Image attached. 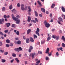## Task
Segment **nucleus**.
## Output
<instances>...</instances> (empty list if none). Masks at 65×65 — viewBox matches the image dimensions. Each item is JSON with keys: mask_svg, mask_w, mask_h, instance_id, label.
Here are the masks:
<instances>
[{"mask_svg": "<svg viewBox=\"0 0 65 65\" xmlns=\"http://www.w3.org/2000/svg\"><path fill=\"white\" fill-rule=\"evenodd\" d=\"M12 56L14 57H16V54H14V53H13L12 54Z\"/></svg>", "mask_w": 65, "mask_h": 65, "instance_id": "obj_31", "label": "nucleus"}, {"mask_svg": "<svg viewBox=\"0 0 65 65\" xmlns=\"http://www.w3.org/2000/svg\"><path fill=\"white\" fill-rule=\"evenodd\" d=\"M16 34H17V35H18L20 34L19 33V31H17L16 32Z\"/></svg>", "mask_w": 65, "mask_h": 65, "instance_id": "obj_42", "label": "nucleus"}, {"mask_svg": "<svg viewBox=\"0 0 65 65\" xmlns=\"http://www.w3.org/2000/svg\"><path fill=\"white\" fill-rule=\"evenodd\" d=\"M34 39H35V38H37V36L35 35H34Z\"/></svg>", "mask_w": 65, "mask_h": 65, "instance_id": "obj_30", "label": "nucleus"}, {"mask_svg": "<svg viewBox=\"0 0 65 65\" xmlns=\"http://www.w3.org/2000/svg\"><path fill=\"white\" fill-rule=\"evenodd\" d=\"M62 47H65V44L64 43H62Z\"/></svg>", "mask_w": 65, "mask_h": 65, "instance_id": "obj_38", "label": "nucleus"}, {"mask_svg": "<svg viewBox=\"0 0 65 65\" xmlns=\"http://www.w3.org/2000/svg\"><path fill=\"white\" fill-rule=\"evenodd\" d=\"M15 20H14V21H16V24H19L21 22V20L19 19H18V18H16L15 19Z\"/></svg>", "mask_w": 65, "mask_h": 65, "instance_id": "obj_2", "label": "nucleus"}, {"mask_svg": "<svg viewBox=\"0 0 65 65\" xmlns=\"http://www.w3.org/2000/svg\"><path fill=\"white\" fill-rule=\"evenodd\" d=\"M5 9H6V8L5 7H3L2 9V11H4L5 10Z\"/></svg>", "mask_w": 65, "mask_h": 65, "instance_id": "obj_27", "label": "nucleus"}, {"mask_svg": "<svg viewBox=\"0 0 65 65\" xmlns=\"http://www.w3.org/2000/svg\"><path fill=\"white\" fill-rule=\"evenodd\" d=\"M37 30L36 31V33L37 35H38L39 36H40V35H39V32H39V28H38Z\"/></svg>", "mask_w": 65, "mask_h": 65, "instance_id": "obj_3", "label": "nucleus"}, {"mask_svg": "<svg viewBox=\"0 0 65 65\" xmlns=\"http://www.w3.org/2000/svg\"><path fill=\"white\" fill-rule=\"evenodd\" d=\"M54 6H55V4H52L51 6V8H54Z\"/></svg>", "mask_w": 65, "mask_h": 65, "instance_id": "obj_20", "label": "nucleus"}, {"mask_svg": "<svg viewBox=\"0 0 65 65\" xmlns=\"http://www.w3.org/2000/svg\"><path fill=\"white\" fill-rule=\"evenodd\" d=\"M35 15L36 17H37V16H38V14L37 13V12L35 11Z\"/></svg>", "mask_w": 65, "mask_h": 65, "instance_id": "obj_29", "label": "nucleus"}, {"mask_svg": "<svg viewBox=\"0 0 65 65\" xmlns=\"http://www.w3.org/2000/svg\"><path fill=\"white\" fill-rule=\"evenodd\" d=\"M56 38L57 40H58L59 39V38H60V36H56Z\"/></svg>", "mask_w": 65, "mask_h": 65, "instance_id": "obj_25", "label": "nucleus"}, {"mask_svg": "<svg viewBox=\"0 0 65 65\" xmlns=\"http://www.w3.org/2000/svg\"><path fill=\"white\" fill-rule=\"evenodd\" d=\"M0 44H0V46H1V45H2V42H1Z\"/></svg>", "mask_w": 65, "mask_h": 65, "instance_id": "obj_61", "label": "nucleus"}, {"mask_svg": "<svg viewBox=\"0 0 65 65\" xmlns=\"http://www.w3.org/2000/svg\"><path fill=\"white\" fill-rule=\"evenodd\" d=\"M23 39H26V37L25 36H23Z\"/></svg>", "mask_w": 65, "mask_h": 65, "instance_id": "obj_50", "label": "nucleus"}, {"mask_svg": "<svg viewBox=\"0 0 65 65\" xmlns=\"http://www.w3.org/2000/svg\"><path fill=\"white\" fill-rule=\"evenodd\" d=\"M38 54H42V52L40 51H38Z\"/></svg>", "mask_w": 65, "mask_h": 65, "instance_id": "obj_39", "label": "nucleus"}, {"mask_svg": "<svg viewBox=\"0 0 65 65\" xmlns=\"http://www.w3.org/2000/svg\"><path fill=\"white\" fill-rule=\"evenodd\" d=\"M12 17L13 18V20H15V19L16 18V17H15L14 16V15L13 14H12Z\"/></svg>", "mask_w": 65, "mask_h": 65, "instance_id": "obj_23", "label": "nucleus"}, {"mask_svg": "<svg viewBox=\"0 0 65 65\" xmlns=\"http://www.w3.org/2000/svg\"><path fill=\"white\" fill-rule=\"evenodd\" d=\"M31 22L34 23H36V21H35L33 20H31Z\"/></svg>", "mask_w": 65, "mask_h": 65, "instance_id": "obj_35", "label": "nucleus"}, {"mask_svg": "<svg viewBox=\"0 0 65 65\" xmlns=\"http://www.w3.org/2000/svg\"><path fill=\"white\" fill-rule=\"evenodd\" d=\"M12 12H14V13H17V11L14 9H13L12 10Z\"/></svg>", "mask_w": 65, "mask_h": 65, "instance_id": "obj_16", "label": "nucleus"}, {"mask_svg": "<svg viewBox=\"0 0 65 65\" xmlns=\"http://www.w3.org/2000/svg\"><path fill=\"white\" fill-rule=\"evenodd\" d=\"M56 56H59V53H58V52H57L56 53Z\"/></svg>", "mask_w": 65, "mask_h": 65, "instance_id": "obj_52", "label": "nucleus"}, {"mask_svg": "<svg viewBox=\"0 0 65 65\" xmlns=\"http://www.w3.org/2000/svg\"><path fill=\"white\" fill-rule=\"evenodd\" d=\"M8 32V30H5L4 31V32L5 33H7Z\"/></svg>", "mask_w": 65, "mask_h": 65, "instance_id": "obj_45", "label": "nucleus"}, {"mask_svg": "<svg viewBox=\"0 0 65 65\" xmlns=\"http://www.w3.org/2000/svg\"><path fill=\"white\" fill-rule=\"evenodd\" d=\"M4 18H7V16L5 15H4Z\"/></svg>", "mask_w": 65, "mask_h": 65, "instance_id": "obj_54", "label": "nucleus"}, {"mask_svg": "<svg viewBox=\"0 0 65 65\" xmlns=\"http://www.w3.org/2000/svg\"><path fill=\"white\" fill-rule=\"evenodd\" d=\"M31 30L30 29H29L27 31V34H29L30 32H31Z\"/></svg>", "mask_w": 65, "mask_h": 65, "instance_id": "obj_14", "label": "nucleus"}, {"mask_svg": "<svg viewBox=\"0 0 65 65\" xmlns=\"http://www.w3.org/2000/svg\"><path fill=\"white\" fill-rule=\"evenodd\" d=\"M45 59L46 60H49V58L48 57H45Z\"/></svg>", "mask_w": 65, "mask_h": 65, "instance_id": "obj_40", "label": "nucleus"}, {"mask_svg": "<svg viewBox=\"0 0 65 65\" xmlns=\"http://www.w3.org/2000/svg\"><path fill=\"white\" fill-rule=\"evenodd\" d=\"M56 36L55 35H53L52 36V37L53 38H54V39H55V38H56Z\"/></svg>", "mask_w": 65, "mask_h": 65, "instance_id": "obj_43", "label": "nucleus"}, {"mask_svg": "<svg viewBox=\"0 0 65 65\" xmlns=\"http://www.w3.org/2000/svg\"><path fill=\"white\" fill-rule=\"evenodd\" d=\"M14 50L15 51H16V52H19L20 51V50L18 48H15Z\"/></svg>", "mask_w": 65, "mask_h": 65, "instance_id": "obj_24", "label": "nucleus"}, {"mask_svg": "<svg viewBox=\"0 0 65 65\" xmlns=\"http://www.w3.org/2000/svg\"><path fill=\"white\" fill-rule=\"evenodd\" d=\"M63 40V41H64V42H65V38H64V36H62L61 38Z\"/></svg>", "mask_w": 65, "mask_h": 65, "instance_id": "obj_18", "label": "nucleus"}, {"mask_svg": "<svg viewBox=\"0 0 65 65\" xmlns=\"http://www.w3.org/2000/svg\"><path fill=\"white\" fill-rule=\"evenodd\" d=\"M9 9H11L12 8V5H11L9 6Z\"/></svg>", "mask_w": 65, "mask_h": 65, "instance_id": "obj_33", "label": "nucleus"}, {"mask_svg": "<svg viewBox=\"0 0 65 65\" xmlns=\"http://www.w3.org/2000/svg\"><path fill=\"white\" fill-rule=\"evenodd\" d=\"M30 41H31V42H34V40H33V38H32L30 37Z\"/></svg>", "mask_w": 65, "mask_h": 65, "instance_id": "obj_19", "label": "nucleus"}, {"mask_svg": "<svg viewBox=\"0 0 65 65\" xmlns=\"http://www.w3.org/2000/svg\"><path fill=\"white\" fill-rule=\"evenodd\" d=\"M41 11L43 12H45V10L44 8H41Z\"/></svg>", "mask_w": 65, "mask_h": 65, "instance_id": "obj_13", "label": "nucleus"}, {"mask_svg": "<svg viewBox=\"0 0 65 65\" xmlns=\"http://www.w3.org/2000/svg\"><path fill=\"white\" fill-rule=\"evenodd\" d=\"M34 55L35 56H36V55L35 53H32V54H31L30 55V56H31L32 59H34Z\"/></svg>", "mask_w": 65, "mask_h": 65, "instance_id": "obj_8", "label": "nucleus"}, {"mask_svg": "<svg viewBox=\"0 0 65 65\" xmlns=\"http://www.w3.org/2000/svg\"><path fill=\"white\" fill-rule=\"evenodd\" d=\"M13 61H14V59H13L12 60H11V63H13Z\"/></svg>", "mask_w": 65, "mask_h": 65, "instance_id": "obj_59", "label": "nucleus"}, {"mask_svg": "<svg viewBox=\"0 0 65 65\" xmlns=\"http://www.w3.org/2000/svg\"><path fill=\"white\" fill-rule=\"evenodd\" d=\"M28 12H31L32 10H31V8L29 6H28Z\"/></svg>", "mask_w": 65, "mask_h": 65, "instance_id": "obj_9", "label": "nucleus"}, {"mask_svg": "<svg viewBox=\"0 0 65 65\" xmlns=\"http://www.w3.org/2000/svg\"><path fill=\"white\" fill-rule=\"evenodd\" d=\"M15 60L16 61L17 63H19L20 62V60L18 59V58H15Z\"/></svg>", "mask_w": 65, "mask_h": 65, "instance_id": "obj_22", "label": "nucleus"}, {"mask_svg": "<svg viewBox=\"0 0 65 65\" xmlns=\"http://www.w3.org/2000/svg\"><path fill=\"white\" fill-rule=\"evenodd\" d=\"M50 17H52V14L51 13L50 15Z\"/></svg>", "mask_w": 65, "mask_h": 65, "instance_id": "obj_62", "label": "nucleus"}, {"mask_svg": "<svg viewBox=\"0 0 65 65\" xmlns=\"http://www.w3.org/2000/svg\"><path fill=\"white\" fill-rule=\"evenodd\" d=\"M62 49H63V48H62V47H60L59 48V50H60V51H61L62 52L63 51V50H62Z\"/></svg>", "mask_w": 65, "mask_h": 65, "instance_id": "obj_46", "label": "nucleus"}, {"mask_svg": "<svg viewBox=\"0 0 65 65\" xmlns=\"http://www.w3.org/2000/svg\"><path fill=\"white\" fill-rule=\"evenodd\" d=\"M26 42L27 43H29V39H27L26 40Z\"/></svg>", "mask_w": 65, "mask_h": 65, "instance_id": "obj_21", "label": "nucleus"}, {"mask_svg": "<svg viewBox=\"0 0 65 65\" xmlns=\"http://www.w3.org/2000/svg\"><path fill=\"white\" fill-rule=\"evenodd\" d=\"M26 21L25 20H23V24H26Z\"/></svg>", "mask_w": 65, "mask_h": 65, "instance_id": "obj_47", "label": "nucleus"}, {"mask_svg": "<svg viewBox=\"0 0 65 65\" xmlns=\"http://www.w3.org/2000/svg\"><path fill=\"white\" fill-rule=\"evenodd\" d=\"M40 62V60H39V61H37L36 63H37V64H39Z\"/></svg>", "mask_w": 65, "mask_h": 65, "instance_id": "obj_48", "label": "nucleus"}, {"mask_svg": "<svg viewBox=\"0 0 65 65\" xmlns=\"http://www.w3.org/2000/svg\"><path fill=\"white\" fill-rule=\"evenodd\" d=\"M61 9L63 12H65V8L63 6L61 7Z\"/></svg>", "mask_w": 65, "mask_h": 65, "instance_id": "obj_17", "label": "nucleus"}, {"mask_svg": "<svg viewBox=\"0 0 65 65\" xmlns=\"http://www.w3.org/2000/svg\"><path fill=\"white\" fill-rule=\"evenodd\" d=\"M33 47L32 46H30L29 47V52H31L32 51V50H33Z\"/></svg>", "mask_w": 65, "mask_h": 65, "instance_id": "obj_7", "label": "nucleus"}, {"mask_svg": "<svg viewBox=\"0 0 65 65\" xmlns=\"http://www.w3.org/2000/svg\"><path fill=\"white\" fill-rule=\"evenodd\" d=\"M53 22V20L52 19L50 21V22H51V23H52V22Z\"/></svg>", "mask_w": 65, "mask_h": 65, "instance_id": "obj_64", "label": "nucleus"}, {"mask_svg": "<svg viewBox=\"0 0 65 65\" xmlns=\"http://www.w3.org/2000/svg\"><path fill=\"white\" fill-rule=\"evenodd\" d=\"M20 3H18L17 5L18 7H20Z\"/></svg>", "mask_w": 65, "mask_h": 65, "instance_id": "obj_51", "label": "nucleus"}, {"mask_svg": "<svg viewBox=\"0 0 65 65\" xmlns=\"http://www.w3.org/2000/svg\"><path fill=\"white\" fill-rule=\"evenodd\" d=\"M57 22L58 24H60V25H61V22H60L59 20L57 21Z\"/></svg>", "mask_w": 65, "mask_h": 65, "instance_id": "obj_53", "label": "nucleus"}, {"mask_svg": "<svg viewBox=\"0 0 65 65\" xmlns=\"http://www.w3.org/2000/svg\"><path fill=\"white\" fill-rule=\"evenodd\" d=\"M58 19L59 21H61V22H63V19L61 17H59L58 18Z\"/></svg>", "mask_w": 65, "mask_h": 65, "instance_id": "obj_11", "label": "nucleus"}, {"mask_svg": "<svg viewBox=\"0 0 65 65\" xmlns=\"http://www.w3.org/2000/svg\"><path fill=\"white\" fill-rule=\"evenodd\" d=\"M52 55V52H51L50 53L48 54L49 56H51Z\"/></svg>", "mask_w": 65, "mask_h": 65, "instance_id": "obj_58", "label": "nucleus"}, {"mask_svg": "<svg viewBox=\"0 0 65 65\" xmlns=\"http://www.w3.org/2000/svg\"><path fill=\"white\" fill-rule=\"evenodd\" d=\"M7 54H8V52H5L4 54L5 55H7Z\"/></svg>", "mask_w": 65, "mask_h": 65, "instance_id": "obj_49", "label": "nucleus"}, {"mask_svg": "<svg viewBox=\"0 0 65 65\" xmlns=\"http://www.w3.org/2000/svg\"><path fill=\"white\" fill-rule=\"evenodd\" d=\"M2 62L3 63H4L5 62V61H6V60H5L3 59H2Z\"/></svg>", "mask_w": 65, "mask_h": 65, "instance_id": "obj_32", "label": "nucleus"}, {"mask_svg": "<svg viewBox=\"0 0 65 65\" xmlns=\"http://www.w3.org/2000/svg\"><path fill=\"white\" fill-rule=\"evenodd\" d=\"M6 24L7 25V28H8V27H9V26L10 25V23H6Z\"/></svg>", "mask_w": 65, "mask_h": 65, "instance_id": "obj_15", "label": "nucleus"}, {"mask_svg": "<svg viewBox=\"0 0 65 65\" xmlns=\"http://www.w3.org/2000/svg\"><path fill=\"white\" fill-rule=\"evenodd\" d=\"M17 43L19 44H21V41H18L17 42Z\"/></svg>", "mask_w": 65, "mask_h": 65, "instance_id": "obj_28", "label": "nucleus"}, {"mask_svg": "<svg viewBox=\"0 0 65 65\" xmlns=\"http://www.w3.org/2000/svg\"><path fill=\"white\" fill-rule=\"evenodd\" d=\"M24 5L22 4L21 5V8L22 10H25V8H24Z\"/></svg>", "mask_w": 65, "mask_h": 65, "instance_id": "obj_5", "label": "nucleus"}, {"mask_svg": "<svg viewBox=\"0 0 65 65\" xmlns=\"http://www.w3.org/2000/svg\"><path fill=\"white\" fill-rule=\"evenodd\" d=\"M46 14H48V11H46Z\"/></svg>", "mask_w": 65, "mask_h": 65, "instance_id": "obj_63", "label": "nucleus"}, {"mask_svg": "<svg viewBox=\"0 0 65 65\" xmlns=\"http://www.w3.org/2000/svg\"><path fill=\"white\" fill-rule=\"evenodd\" d=\"M44 23L45 25V27L47 28H49L50 26V25L48 23H47L46 21L44 22Z\"/></svg>", "mask_w": 65, "mask_h": 65, "instance_id": "obj_1", "label": "nucleus"}, {"mask_svg": "<svg viewBox=\"0 0 65 65\" xmlns=\"http://www.w3.org/2000/svg\"><path fill=\"white\" fill-rule=\"evenodd\" d=\"M47 40L48 41L49 40H50V39H51V37H48L47 39Z\"/></svg>", "mask_w": 65, "mask_h": 65, "instance_id": "obj_37", "label": "nucleus"}, {"mask_svg": "<svg viewBox=\"0 0 65 65\" xmlns=\"http://www.w3.org/2000/svg\"><path fill=\"white\" fill-rule=\"evenodd\" d=\"M6 42L8 43H9V42H10V41L8 39L7 40H6Z\"/></svg>", "mask_w": 65, "mask_h": 65, "instance_id": "obj_34", "label": "nucleus"}, {"mask_svg": "<svg viewBox=\"0 0 65 65\" xmlns=\"http://www.w3.org/2000/svg\"><path fill=\"white\" fill-rule=\"evenodd\" d=\"M37 3L39 4L40 5L39 7H41V6H42V5L41 4V3L40 2V1H37Z\"/></svg>", "mask_w": 65, "mask_h": 65, "instance_id": "obj_10", "label": "nucleus"}, {"mask_svg": "<svg viewBox=\"0 0 65 65\" xmlns=\"http://www.w3.org/2000/svg\"><path fill=\"white\" fill-rule=\"evenodd\" d=\"M45 42V40H43L41 41V44H44V43Z\"/></svg>", "mask_w": 65, "mask_h": 65, "instance_id": "obj_26", "label": "nucleus"}, {"mask_svg": "<svg viewBox=\"0 0 65 65\" xmlns=\"http://www.w3.org/2000/svg\"><path fill=\"white\" fill-rule=\"evenodd\" d=\"M0 34L1 35H3V34L2 32L0 31Z\"/></svg>", "mask_w": 65, "mask_h": 65, "instance_id": "obj_55", "label": "nucleus"}, {"mask_svg": "<svg viewBox=\"0 0 65 65\" xmlns=\"http://www.w3.org/2000/svg\"><path fill=\"white\" fill-rule=\"evenodd\" d=\"M18 48L19 50V51H22V50H23V49L22 48L20 47H19Z\"/></svg>", "mask_w": 65, "mask_h": 65, "instance_id": "obj_36", "label": "nucleus"}, {"mask_svg": "<svg viewBox=\"0 0 65 65\" xmlns=\"http://www.w3.org/2000/svg\"><path fill=\"white\" fill-rule=\"evenodd\" d=\"M15 39L16 40H19V38H16Z\"/></svg>", "mask_w": 65, "mask_h": 65, "instance_id": "obj_60", "label": "nucleus"}, {"mask_svg": "<svg viewBox=\"0 0 65 65\" xmlns=\"http://www.w3.org/2000/svg\"><path fill=\"white\" fill-rule=\"evenodd\" d=\"M49 51H50V48H47L45 52V53L46 54L47 53L48 54H49Z\"/></svg>", "mask_w": 65, "mask_h": 65, "instance_id": "obj_6", "label": "nucleus"}, {"mask_svg": "<svg viewBox=\"0 0 65 65\" xmlns=\"http://www.w3.org/2000/svg\"><path fill=\"white\" fill-rule=\"evenodd\" d=\"M12 27H13V28L14 27V24H12Z\"/></svg>", "mask_w": 65, "mask_h": 65, "instance_id": "obj_57", "label": "nucleus"}, {"mask_svg": "<svg viewBox=\"0 0 65 65\" xmlns=\"http://www.w3.org/2000/svg\"><path fill=\"white\" fill-rule=\"evenodd\" d=\"M31 17L29 16H28V19L27 20L28 22H30L31 21Z\"/></svg>", "mask_w": 65, "mask_h": 65, "instance_id": "obj_12", "label": "nucleus"}, {"mask_svg": "<svg viewBox=\"0 0 65 65\" xmlns=\"http://www.w3.org/2000/svg\"><path fill=\"white\" fill-rule=\"evenodd\" d=\"M6 47H9V45L8 44H6Z\"/></svg>", "mask_w": 65, "mask_h": 65, "instance_id": "obj_44", "label": "nucleus"}, {"mask_svg": "<svg viewBox=\"0 0 65 65\" xmlns=\"http://www.w3.org/2000/svg\"><path fill=\"white\" fill-rule=\"evenodd\" d=\"M4 23V20L3 19H0V24H2Z\"/></svg>", "mask_w": 65, "mask_h": 65, "instance_id": "obj_4", "label": "nucleus"}, {"mask_svg": "<svg viewBox=\"0 0 65 65\" xmlns=\"http://www.w3.org/2000/svg\"><path fill=\"white\" fill-rule=\"evenodd\" d=\"M35 21L36 22H36H38V20L37 19V18H35Z\"/></svg>", "mask_w": 65, "mask_h": 65, "instance_id": "obj_41", "label": "nucleus"}, {"mask_svg": "<svg viewBox=\"0 0 65 65\" xmlns=\"http://www.w3.org/2000/svg\"><path fill=\"white\" fill-rule=\"evenodd\" d=\"M0 51L1 52V53H3L4 52V50H0Z\"/></svg>", "mask_w": 65, "mask_h": 65, "instance_id": "obj_56", "label": "nucleus"}]
</instances>
